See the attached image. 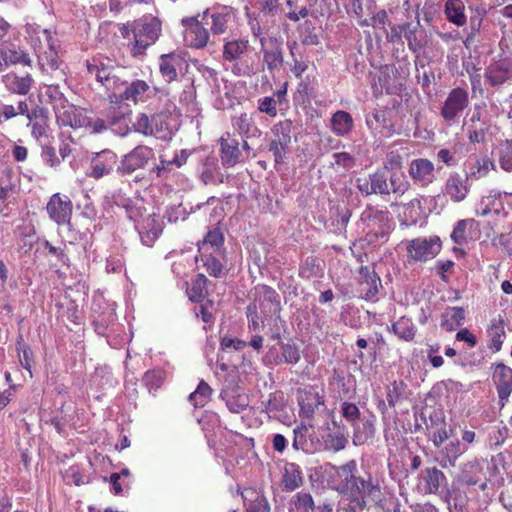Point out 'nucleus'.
Masks as SVG:
<instances>
[{
    "instance_id": "nucleus-1",
    "label": "nucleus",
    "mask_w": 512,
    "mask_h": 512,
    "mask_svg": "<svg viewBox=\"0 0 512 512\" xmlns=\"http://www.w3.org/2000/svg\"><path fill=\"white\" fill-rule=\"evenodd\" d=\"M26 32L29 35L30 44L37 55L40 70L46 73L56 71L60 64V42L56 34L33 24L26 26Z\"/></svg>"
},
{
    "instance_id": "nucleus-2",
    "label": "nucleus",
    "mask_w": 512,
    "mask_h": 512,
    "mask_svg": "<svg viewBox=\"0 0 512 512\" xmlns=\"http://www.w3.org/2000/svg\"><path fill=\"white\" fill-rule=\"evenodd\" d=\"M358 226L366 241L375 245L387 240L392 222L388 211L367 208L362 212Z\"/></svg>"
},
{
    "instance_id": "nucleus-3",
    "label": "nucleus",
    "mask_w": 512,
    "mask_h": 512,
    "mask_svg": "<svg viewBox=\"0 0 512 512\" xmlns=\"http://www.w3.org/2000/svg\"><path fill=\"white\" fill-rule=\"evenodd\" d=\"M248 307H255L256 312L261 315L262 325L276 322L281 310L280 296L273 288L259 285L255 288L254 303Z\"/></svg>"
},
{
    "instance_id": "nucleus-4",
    "label": "nucleus",
    "mask_w": 512,
    "mask_h": 512,
    "mask_svg": "<svg viewBox=\"0 0 512 512\" xmlns=\"http://www.w3.org/2000/svg\"><path fill=\"white\" fill-rule=\"evenodd\" d=\"M161 24L156 18L141 19L132 26L133 44L131 53L133 56L144 54L145 50L154 44L159 37Z\"/></svg>"
},
{
    "instance_id": "nucleus-5",
    "label": "nucleus",
    "mask_w": 512,
    "mask_h": 512,
    "mask_svg": "<svg viewBox=\"0 0 512 512\" xmlns=\"http://www.w3.org/2000/svg\"><path fill=\"white\" fill-rule=\"evenodd\" d=\"M346 496L361 509H364L368 502L382 506L384 500L378 481H374L370 475H367V478L359 476Z\"/></svg>"
},
{
    "instance_id": "nucleus-6",
    "label": "nucleus",
    "mask_w": 512,
    "mask_h": 512,
    "mask_svg": "<svg viewBox=\"0 0 512 512\" xmlns=\"http://www.w3.org/2000/svg\"><path fill=\"white\" fill-rule=\"evenodd\" d=\"M441 246L438 236L418 237L407 242L406 250L409 259L425 262L436 257Z\"/></svg>"
},
{
    "instance_id": "nucleus-7",
    "label": "nucleus",
    "mask_w": 512,
    "mask_h": 512,
    "mask_svg": "<svg viewBox=\"0 0 512 512\" xmlns=\"http://www.w3.org/2000/svg\"><path fill=\"white\" fill-rule=\"evenodd\" d=\"M166 114H157L152 118L142 113L139 114L133 126L135 131L144 135H154L157 138L166 139L171 137V128L166 121Z\"/></svg>"
},
{
    "instance_id": "nucleus-8",
    "label": "nucleus",
    "mask_w": 512,
    "mask_h": 512,
    "mask_svg": "<svg viewBox=\"0 0 512 512\" xmlns=\"http://www.w3.org/2000/svg\"><path fill=\"white\" fill-rule=\"evenodd\" d=\"M299 415L311 419L326 410L324 395L315 387H308L298 392Z\"/></svg>"
},
{
    "instance_id": "nucleus-9",
    "label": "nucleus",
    "mask_w": 512,
    "mask_h": 512,
    "mask_svg": "<svg viewBox=\"0 0 512 512\" xmlns=\"http://www.w3.org/2000/svg\"><path fill=\"white\" fill-rule=\"evenodd\" d=\"M159 94V97L169 95L165 89H158L150 86L146 81L136 79L125 86L124 91L119 95L121 100L131 101L134 104L146 103L153 96Z\"/></svg>"
},
{
    "instance_id": "nucleus-10",
    "label": "nucleus",
    "mask_w": 512,
    "mask_h": 512,
    "mask_svg": "<svg viewBox=\"0 0 512 512\" xmlns=\"http://www.w3.org/2000/svg\"><path fill=\"white\" fill-rule=\"evenodd\" d=\"M153 156L154 152L150 147L138 145L122 157L117 172L122 175L132 174L136 170L144 168Z\"/></svg>"
},
{
    "instance_id": "nucleus-11",
    "label": "nucleus",
    "mask_w": 512,
    "mask_h": 512,
    "mask_svg": "<svg viewBox=\"0 0 512 512\" xmlns=\"http://www.w3.org/2000/svg\"><path fill=\"white\" fill-rule=\"evenodd\" d=\"M381 287V279L374 269L368 266H361L357 289L359 297L366 301L375 302L378 300V293Z\"/></svg>"
},
{
    "instance_id": "nucleus-12",
    "label": "nucleus",
    "mask_w": 512,
    "mask_h": 512,
    "mask_svg": "<svg viewBox=\"0 0 512 512\" xmlns=\"http://www.w3.org/2000/svg\"><path fill=\"white\" fill-rule=\"evenodd\" d=\"M469 104L468 92L460 87L452 89L441 108V116L445 121H454Z\"/></svg>"
},
{
    "instance_id": "nucleus-13",
    "label": "nucleus",
    "mask_w": 512,
    "mask_h": 512,
    "mask_svg": "<svg viewBox=\"0 0 512 512\" xmlns=\"http://www.w3.org/2000/svg\"><path fill=\"white\" fill-rule=\"evenodd\" d=\"M16 65L29 67L32 65V59L27 50L15 43L0 45V73Z\"/></svg>"
},
{
    "instance_id": "nucleus-14",
    "label": "nucleus",
    "mask_w": 512,
    "mask_h": 512,
    "mask_svg": "<svg viewBox=\"0 0 512 512\" xmlns=\"http://www.w3.org/2000/svg\"><path fill=\"white\" fill-rule=\"evenodd\" d=\"M46 211L50 219L58 225L67 224L72 215V202L69 197L56 193L48 201Z\"/></svg>"
},
{
    "instance_id": "nucleus-15",
    "label": "nucleus",
    "mask_w": 512,
    "mask_h": 512,
    "mask_svg": "<svg viewBox=\"0 0 512 512\" xmlns=\"http://www.w3.org/2000/svg\"><path fill=\"white\" fill-rule=\"evenodd\" d=\"M117 164V155L111 150H103L96 153L91 160L88 176L94 179H100L109 175Z\"/></svg>"
},
{
    "instance_id": "nucleus-16",
    "label": "nucleus",
    "mask_w": 512,
    "mask_h": 512,
    "mask_svg": "<svg viewBox=\"0 0 512 512\" xmlns=\"http://www.w3.org/2000/svg\"><path fill=\"white\" fill-rule=\"evenodd\" d=\"M492 379L503 406L512 392V369L504 363H497L493 366Z\"/></svg>"
},
{
    "instance_id": "nucleus-17",
    "label": "nucleus",
    "mask_w": 512,
    "mask_h": 512,
    "mask_svg": "<svg viewBox=\"0 0 512 512\" xmlns=\"http://www.w3.org/2000/svg\"><path fill=\"white\" fill-rule=\"evenodd\" d=\"M221 398L232 413H241L249 406V398L243 389L226 383L221 391Z\"/></svg>"
},
{
    "instance_id": "nucleus-18",
    "label": "nucleus",
    "mask_w": 512,
    "mask_h": 512,
    "mask_svg": "<svg viewBox=\"0 0 512 512\" xmlns=\"http://www.w3.org/2000/svg\"><path fill=\"white\" fill-rule=\"evenodd\" d=\"M485 79L492 85H501L512 79V61L503 58L492 62L485 70Z\"/></svg>"
},
{
    "instance_id": "nucleus-19",
    "label": "nucleus",
    "mask_w": 512,
    "mask_h": 512,
    "mask_svg": "<svg viewBox=\"0 0 512 512\" xmlns=\"http://www.w3.org/2000/svg\"><path fill=\"white\" fill-rule=\"evenodd\" d=\"M434 164L426 158L413 159L409 165V176L415 183L421 186H427L435 178Z\"/></svg>"
},
{
    "instance_id": "nucleus-20",
    "label": "nucleus",
    "mask_w": 512,
    "mask_h": 512,
    "mask_svg": "<svg viewBox=\"0 0 512 512\" xmlns=\"http://www.w3.org/2000/svg\"><path fill=\"white\" fill-rule=\"evenodd\" d=\"M129 114L130 110L127 105L118 107L111 106L108 111V125L109 128L119 136L128 134L129 128Z\"/></svg>"
},
{
    "instance_id": "nucleus-21",
    "label": "nucleus",
    "mask_w": 512,
    "mask_h": 512,
    "mask_svg": "<svg viewBox=\"0 0 512 512\" xmlns=\"http://www.w3.org/2000/svg\"><path fill=\"white\" fill-rule=\"evenodd\" d=\"M1 82L10 93L26 95L31 90L34 80L29 73L20 76L15 72H9L2 76Z\"/></svg>"
},
{
    "instance_id": "nucleus-22",
    "label": "nucleus",
    "mask_w": 512,
    "mask_h": 512,
    "mask_svg": "<svg viewBox=\"0 0 512 512\" xmlns=\"http://www.w3.org/2000/svg\"><path fill=\"white\" fill-rule=\"evenodd\" d=\"M468 178L462 177L458 173H452L446 180L444 193L453 201H463L469 193V186L467 184Z\"/></svg>"
},
{
    "instance_id": "nucleus-23",
    "label": "nucleus",
    "mask_w": 512,
    "mask_h": 512,
    "mask_svg": "<svg viewBox=\"0 0 512 512\" xmlns=\"http://www.w3.org/2000/svg\"><path fill=\"white\" fill-rule=\"evenodd\" d=\"M375 416L363 417L352 424L353 443L356 446L363 445L375 435Z\"/></svg>"
},
{
    "instance_id": "nucleus-24",
    "label": "nucleus",
    "mask_w": 512,
    "mask_h": 512,
    "mask_svg": "<svg viewBox=\"0 0 512 512\" xmlns=\"http://www.w3.org/2000/svg\"><path fill=\"white\" fill-rule=\"evenodd\" d=\"M221 145V162L225 167H233L241 161L242 153L239 148V141L232 138L229 134L222 137Z\"/></svg>"
},
{
    "instance_id": "nucleus-25",
    "label": "nucleus",
    "mask_w": 512,
    "mask_h": 512,
    "mask_svg": "<svg viewBox=\"0 0 512 512\" xmlns=\"http://www.w3.org/2000/svg\"><path fill=\"white\" fill-rule=\"evenodd\" d=\"M279 351L277 352V349L273 347L269 351V356L273 357V360L275 364H290L294 365L299 362L301 356H300V350L299 347L294 343H279Z\"/></svg>"
},
{
    "instance_id": "nucleus-26",
    "label": "nucleus",
    "mask_w": 512,
    "mask_h": 512,
    "mask_svg": "<svg viewBox=\"0 0 512 512\" xmlns=\"http://www.w3.org/2000/svg\"><path fill=\"white\" fill-rule=\"evenodd\" d=\"M57 118L63 125L72 128L87 127L90 124V118L86 115L85 110L74 105L64 107V111Z\"/></svg>"
},
{
    "instance_id": "nucleus-27",
    "label": "nucleus",
    "mask_w": 512,
    "mask_h": 512,
    "mask_svg": "<svg viewBox=\"0 0 512 512\" xmlns=\"http://www.w3.org/2000/svg\"><path fill=\"white\" fill-rule=\"evenodd\" d=\"M466 167V176L468 179H480L486 176L489 171L494 168V164L487 155L470 156L467 160Z\"/></svg>"
},
{
    "instance_id": "nucleus-28",
    "label": "nucleus",
    "mask_w": 512,
    "mask_h": 512,
    "mask_svg": "<svg viewBox=\"0 0 512 512\" xmlns=\"http://www.w3.org/2000/svg\"><path fill=\"white\" fill-rule=\"evenodd\" d=\"M357 464L355 460H350L337 468L336 474L340 479L337 489L344 495H347L354 486L359 476L355 475Z\"/></svg>"
},
{
    "instance_id": "nucleus-29",
    "label": "nucleus",
    "mask_w": 512,
    "mask_h": 512,
    "mask_svg": "<svg viewBox=\"0 0 512 512\" xmlns=\"http://www.w3.org/2000/svg\"><path fill=\"white\" fill-rule=\"evenodd\" d=\"M246 512H270V506L266 497L253 488H246L242 492Z\"/></svg>"
},
{
    "instance_id": "nucleus-30",
    "label": "nucleus",
    "mask_w": 512,
    "mask_h": 512,
    "mask_svg": "<svg viewBox=\"0 0 512 512\" xmlns=\"http://www.w3.org/2000/svg\"><path fill=\"white\" fill-rule=\"evenodd\" d=\"M354 126V121L352 116L343 110L336 111L330 121L331 131L340 137L347 136L351 133Z\"/></svg>"
},
{
    "instance_id": "nucleus-31",
    "label": "nucleus",
    "mask_w": 512,
    "mask_h": 512,
    "mask_svg": "<svg viewBox=\"0 0 512 512\" xmlns=\"http://www.w3.org/2000/svg\"><path fill=\"white\" fill-rule=\"evenodd\" d=\"M468 447L465 444H462L459 440H452L447 443L442 451V459L440 461V465L444 468L453 467L456 463V460L466 451Z\"/></svg>"
},
{
    "instance_id": "nucleus-32",
    "label": "nucleus",
    "mask_w": 512,
    "mask_h": 512,
    "mask_svg": "<svg viewBox=\"0 0 512 512\" xmlns=\"http://www.w3.org/2000/svg\"><path fill=\"white\" fill-rule=\"evenodd\" d=\"M136 229L138 230L141 242L148 247L155 243L162 232L160 224L150 217L146 219L145 223L136 225Z\"/></svg>"
},
{
    "instance_id": "nucleus-33",
    "label": "nucleus",
    "mask_w": 512,
    "mask_h": 512,
    "mask_svg": "<svg viewBox=\"0 0 512 512\" xmlns=\"http://www.w3.org/2000/svg\"><path fill=\"white\" fill-rule=\"evenodd\" d=\"M444 13L447 20L458 27L464 26L467 22L465 5L462 0H447Z\"/></svg>"
},
{
    "instance_id": "nucleus-34",
    "label": "nucleus",
    "mask_w": 512,
    "mask_h": 512,
    "mask_svg": "<svg viewBox=\"0 0 512 512\" xmlns=\"http://www.w3.org/2000/svg\"><path fill=\"white\" fill-rule=\"evenodd\" d=\"M303 483L302 471L295 463H287L282 475V486L285 491L292 492Z\"/></svg>"
},
{
    "instance_id": "nucleus-35",
    "label": "nucleus",
    "mask_w": 512,
    "mask_h": 512,
    "mask_svg": "<svg viewBox=\"0 0 512 512\" xmlns=\"http://www.w3.org/2000/svg\"><path fill=\"white\" fill-rule=\"evenodd\" d=\"M181 65V58L175 54H164L159 59V71L163 79L170 83L177 78V68Z\"/></svg>"
},
{
    "instance_id": "nucleus-36",
    "label": "nucleus",
    "mask_w": 512,
    "mask_h": 512,
    "mask_svg": "<svg viewBox=\"0 0 512 512\" xmlns=\"http://www.w3.org/2000/svg\"><path fill=\"white\" fill-rule=\"evenodd\" d=\"M465 310L462 307H448L442 313L441 327L446 331H454L463 324Z\"/></svg>"
},
{
    "instance_id": "nucleus-37",
    "label": "nucleus",
    "mask_w": 512,
    "mask_h": 512,
    "mask_svg": "<svg viewBox=\"0 0 512 512\" xmlns=\"http://www.w3.org/2000/svg\"><path fill=\"white\" fill-rule=\"evenodd\" d=\"M224 244L223 234L219 229L215 228L208 231L203 242L199 245V254L213 252L215 254H222V247Z\"/></svg>"
},
{
    "instance_id": "nucleus-38",
    "label": "nucleus",
    "mask_w": 512,
    "mask_h": 512,
    "mask_svg": "<svg viewBox=\"0 0 512 512\" xmlns=\"http://www.w3.org/2000/svg\"><path fill=\"white\" fill-rule=\"evenodd\" d=\"M87 71L90 76L102 84L114 74V67L105 63L101 58H93L92 61L87 62Z\"/></svg>"
},
{
    "instance_id": "nucleus-39",
    "label": "nucleus",
    "mask_w": 512,
    "mask_h": 512,
    "mask_svg": "<svg viewBox=\"0 0 512 512\" xmlns=\"http://www.w3.org/2000/svg\"><path fill=\"white\" fill-rule=\"evenodd\" d=\"M423 209L421 201L417 198L412 199L403 206V211L400 215L401 224L406 226L416 225L421 219Z\"/></svg>"
},
{
    "instance_id": "nucleus-40",
    "label": "nucleus",
    "mask_w": 512,
    "mask_h": 512,
    "mask_svg": "<svg viewBox=\"0 0 512 512\" xmlns=\"http://www.w3.org/2000/svg\"><path fill=\"white\" fill-rule=\"evenodd\" d=\"M232 15L227 11H207L204 15L206 24L211 20V31L214 34H222L225 32L227 23L231 20Z\"/></svg>"
},
{
    "instance_id": "nucleus-41",
    "label": "nucleus",
    "mask_w": 512,
    "mask_h": 512,
    "mask_svg": "<svg viewBox=\"0 0 512 512\" xmlns=\"http://www.w3.org/2000/svg\"><path fill=\"white\" fill-rule=\"evenodd\" d=\"M423 479L426 483V490L429 493H437L447 484L444 473L435 467L426 469Z\"/></svg>"
},
{
    "instance_id": "nucleus-42",
    "label": "nucleus",
    "mask_w": 512,
    "mask_h": 512,
    "mask_svg": "<svg viewBox=\"0 0 512 512\" xmlns=\"http://www.w3.org/2000/svg\"><path fill=\"white\" fill-rule=\"evenodd\" d=\"M489 344L488 347L493 353H497L502 349L504 338L506 336L505 328L502 320L493 321L488 329Z\"/></svg>"
},
{
    "instance_id": "nucleus-43",
    "label": "nucleus",
    "mask_w": 512,
    "mask_h": 512,
    "mask_svg": "<svg viewBox=\"0 0 512 512\" xmlns=\"http://www.w3.org/2000/svg\"><path fill=\"white\" fill-rule=\"evenodd\" d=\"M501 196L502 193L497 190H492L488 195L482 196L475 205V214L480 217H486L491 214L493 207L496 206Z\"/></svg>"
},
{
    "instance_id": "nucleus-44",
    "label": "nucleus",
    "mask_w": 512,
    "mask_h": 512,
    "mask_svg": "<svg viewBox=\"0 0 512 512\" xmlns=\"http://www.w3.org/2000/svg\"><path fill=\"white\" fill-rule=\"evenodd\" d=\"M271 131L273 134L272 140L278 142L280 145L290 146L293 131V122L291 120L280 121L273 126Z\"/></svg>"
},
{
    "instance_id": "nucleus-45",
    "label": "nucleus",
    "mask_w": 512,
    "mask_h": 512,
    "mask_svg": "<svg viewBox=\"0 0 512 512\" xmlns=\"http://www.w3.org/2000/svg\"><path fill=\"white\" fill-rule=\"evenodd\" d=\"M393 332L404 341H412L416 334V327L411 319L401 317L392 324Z\"/></svg>"
},
{
    "instance_id": "nucleus-46",
    "label": "nucleus",
    "mask_w": 512,
    "mask_h": 512,
    "mask_svg": "<svg viewBox=\"0 0 512 512\" xmlns=\"http://www.w3.org/2000/svg\"><path fill=\"white\" fill-rule=\"evenodd\" d=\"M248 41L231 40L225 43L223 49V59L225 61H236L247 51Z\"/></svg>"
},
{
    "instance_id": "nucleus-47",
    "label": "nucleus",
    "mask_w": 512,
    "mask_h": 512,
    "mask_svg": "<svg viewBox=\"0 0 512 512\" xmlns=\"http://www.w3.org/2000/svg\"><path fill=\"white\" fill-rule=\"evenodd\" d=\"M299 274L302 278H320L323 275L321 261L315 257H307L300 266Z\"/></svg>"
},
{
    "instance_id": "nucleus-48",
    "label": "nucleus",
    "mask_w": 512,
    "mask_h": 512,
    "mask_svg": "<svg viewBox=\"0 0 512 512\" xmlns=\"http://www.w3.org/2000/svg\"><path fill=\"white\" fill-rule=\"evenodd\" d=\"M176 170L177 168L172 160L164 159L161 156L159 163L150 170V175L160 180H168L175 175Z\"/></svg>"
},
{
    "instance_id": "nucleus-49",
    "label": "nucleus",
    "mask_w": 512,
    "mask_h": 512,
    "mask_svg": "<svg viewBox=\"0 0 512 512\" xmlns=\"http://www.w3.org/2000/svg\"><path fill=\"white\" fill-rule=\"evenodd\" d=\"M211 395V387L204 380H201L196 390L190 394L189 400L195 407H203L210 400Z\"/></svg>"
},
{
    "instance_id": "nucleus-50",
    "label": "nucleus",
    "mask_w": 512,
    "mask_h": 512,
    "mask_svg": "<svg viewBox=\"0 0 512 512\" xmlns=\"http://www.w3.org/2000/svg\"><path fill=\"white\" fill-rule=\"evenodd\" d=\"M221 255L222 254H215L213 252L200 254V260L203 262V265L211 276L220 277L222 274L223 266L219 259V256Z\"/></svg>"
},
{
    "instance_id": "nucleus-51",
    "label": "nucleus",
    "mask_w": 512,
    "mask_h": 512,
    "mask_svg": "<svg viewBox=\"0 0 512 512\" xmlns=\"http://www.w3.org/2000/svg\"><path fill=\"white\" fill-rule=\"evenodd\" d=\"M401 36L407 41L408 47L414 53L418 52L422 48L421 41L417 37L418 29L416 26H412L407 23L400 26Z\"/></svg>"
},
{
    "instance_id": "nucleus-52",
    "label": "nucleus",
    "mask_w": 512,
    "mask_h": 512,
    "mask_svg": "<svg viewBox=\"0 0 512 512\" xmlns=\"http://www.w3.org/2000/svg\"><path fill=\"white\" fill-rule=\"evenodd\" d=\"M476 225L474 219H462L457 222L451 233V239L456 244H463L467 240L466 231L473 229Z\"/></svg>"
},
{
    "instance_id": "nucleus-53",
    "label": "nucleus",
    "mask_w": 512,
    "mask_h": 512,
    "mask_svg": "<svg viewBox=\"0 0 512 512\" xmlns=\"http://www.w3.org/2000/svg\"><path fill=\"white\" fill-rule=\"evenodd\" d=\"M207 278L199 274L192 282L191 287L188 289L187 294L191 301L200 302L206 295Z\"/></svg>"
},
{
    "instance_id": "nucleus-54",
    "label": "nucleus",
    "mask_w": 512,
    "mask_h": 512,
    "mask_svg": "<svg viewBox=\"0 0 512 512\" xmlns=\"http://www.w3.org/2000/svg\"><path fill=\"white\" fill-rule=\"evenodd\" d=\"M347 442L346 436L341 432L328 433L324 438L325 449L332 452L343 450Z\"/></svg>"
},
{
    "instance_id": "nucleus-55",
    "label": "nucleus",
    "mask_w": 512,
    "mask_h": 512,
    "mask_svg": "<svg viewBox=\"0 0 512 512\" xmlns=\"http://www.w3.org/2000/svg\"><path fill=\"white\" fill-rule=\"evenodd\" d=\"M390 192L398 195H404L410 188V183L402 173L392 172L390 176Z\"/></svg>"
},
{
    "instance_id": "nucleus-56",
    "label": "nucleus",
    "mask_w": 512,
    "mask_h": 512,
    "mask_svg": "<svg viewBox=\"0 0 512 512\" xmlns=\"http://www.w3.org/2000/svg\"><path fill=\"white\" fill-rule=\"evenodd\" d=\"M117 206L124 210L128 219L137 222L143 215V209L137 206L131 199L121 198L116 202Z\"/></svg>"
},
{
    "instance_id": "nucleus-57",
    "label": "nucleus",
    "mask_w": 512,
    "mask_h": 512,
    "mask_svg": "<svg viewBox=\"0 0 512 512\" xmlns=\"http://www.w3.org/2000/svg\"><path fill=\"white\" fill-rule=\"evenodd\" d=\"M263 61L267 69L272 72L279 69L283 63V54L280 48L263 51Z\"/></svg>"
},
{
    "instance_id": "nucleus-58",
    "label": "nucleus",
    "mask_w": 512,
    "mask_h": 512,
    "mask_svg": "<svg viewBox=\"0 0 512 512\" xmlns=\"http://www.w3.org/2000/svg\"><path fill=\"white\" fill-rule=\"evenodd\" d=\"M369 177L371 183V190L373 191L374 194L383 195L390 193L389 183L387 182V178L383 172L376 171L372 174H369Z\"/></svg>"
},
{
    "instance_id": "nucleus-59",
    "label": "nucleus",
    "mask_w": 512,
    "mask_h": 512,
    "mask_svg": "<svg viewBox=\"0 0 512 512\" xmlns=\"http://www.w3.org/2000/svg\"><path fill=\"white\" fill-rule=\"evenodd\" d=\"M296 512H313L314 501L310 493L299 492L295 495L293 501Z\"/></svg>"
},
{
    "instance_id": "nucleus-60",
    "label": "nucleus",
    "mask_w": 512,
    "mask_h": 512,
    "mask_svg": "<svg viewBox=\"0 0 512 512\" xmlns=\"http://www.w3.org/2000/svg\"><path fill=\"white\" fill-rule=\"evenodd\" d=\"M17 351L21 366L31 374L33 353L31 349L23 342L22 338L17 343Z\"/></svg>"
},
{
    "instance_id": "nucleus-61",
    "label": "nucleus",
    "mask_w": 512,
    "mask_h": 512,
    "mask_svg": "<svg viewBox=\"0 0 512 512\" xmlns=\"http://www.w3.org/2000/svg\"><path fill=\"white\" fill-rule=\"evenodd\" d=\"M63 479L67 484L80 486L87 483V477L82 473L80 467L71 466L63 474Z\"/></svg>"
},
{
    "instance_id": "nucleus-62",
    "label": "nucleus",
    "mask_w": 512,
    "mask_h": 512,
    "mask_svg": "<svg viewBox=\"0 0 512 512\" xmlns=\"http://www.w3.org/2000/svg\"><path fill=\"white\" fill-rule=\"evenodd\" d=\"M188 35H194V39L192 40L191 43L196 48L204 47L209 39L208 31L199 24H196L194 27H192L188 31Z\"/></svg>"
},
{
    "instance_id": "nucleus-63",
    "label": "nucleus",
    "mask_w": 512,
    "mask_h": 512,
    "mask_svg": "<svg viewBox=\"0 0 512 512\" xmlns=\"http://www.w3.org/2000/svg\"><path fill=\"white\" fill-rule=\"evenodd\" d=\"M403 163V156L398 150L389 151L386 154L384 161V168L386 170L397 172L401 169Z\"/></svg>"
},
{
    "instance_id": "nucleus-64",
    "label": "nucleus",
    "mask_w": 512,
    "mask_h": 512,
    "mask_svg": "<svg viewBox=\"0 0 512 512\" xmlns=\"http://www.w3.org/2000/svg\"><path fill=\"white\" fill-rule=\"evenodd\" d=\"M258 110L270 117L277 116V101L273 96H266L258 100Z\"/></svg>"
}]
</instances>
